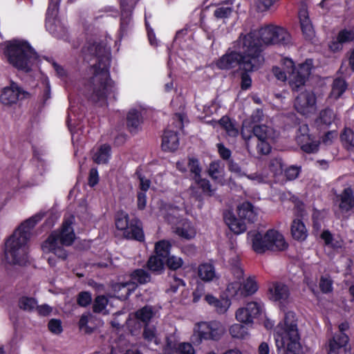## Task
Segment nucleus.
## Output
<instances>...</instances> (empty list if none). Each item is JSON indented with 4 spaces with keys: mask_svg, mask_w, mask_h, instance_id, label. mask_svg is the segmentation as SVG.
I'll use <instances>...</instances> for the list:
<instances>
[{
    "mask_svg": "<svg viewBox=\"0 0 354 354\" xmlns=\"http://www.w3.org/2000/svg\"><path fill=\"white\" fill-rule=\"evenodd\" d=\"M224 220L230 230L234 234H239L246 230L245 222L236 218L231 212H227L225 213Z\"/></svg>",
    "mask_w": 354,
    "mask_h": 354,
    "instance_id": "nucleus-30",
    "label": "nucleus"
},
{
    "mask_svg": "<svg viewBox=\"0 0 354 354\" xmlns=\"http://www.w3.org/2000/svg\"><path fill=\"white\" fill-rule=\"evenodd\" d=\"M147 266L153 272H161L164 269L163 261L157 255L151 256L147 262Z\"/></svg>",
    "mask_w": 354,
    "mask_h": 354,
    "instance_id": "nucleus-45",
    "label": "nucleus"
},
{
    "mask_svg": "<svg viewBox=\"0 0 354 354\" xmlns=\"http://www.w3.org/2000/svg\"><path fill=\"white\" fill-rule=\"evenodd\" d=\"M294 106L301 115L308 116L317 110L316 96L313 91H305L295 98Z\"/></svg>",
    "mask_w": 354,
    "mask_h": 354,
    "instance_id": "nucleus-17",
    "label": "nucleus"
},
{
    "mask_svg": "<svg viewBox=\"0 0 354 354\" xmlns=\"http://www.w3.org/2000/svg\"><path fill=\"white\" fill-rule=\"evenodd\" d=\"M183 115L177 113L172 119L170 124L164 132L162 138V148L164 151H174L179 146L178 132L183 127Z\"/></svg>",
    "mask_w": 354,
    "mask_h": 354,
    "instance_id": "nucleus-15",
    "label": "nucleus"
},
{
    "mask_svg": "<svg viewBox=\"0 0 354 354\" xmlns=\"http://www.w3.org/2000/svg\"><path fill=\"white\" fill-rule=\"evenodd\" d=\"M339 197V208L342 210L347 212L353 208L354 206V196L351 187L345 188Z\"/></svg>",
    "mask_w": 354,
    "mask_h": 354,
    "instance_id": "nucleus-38",
    "label": "nucleus"
},
{
    "mask_svg": "<svg viewBox=\"0 0 354 354\" xmlns=\"http://www.w3.org/2000/svg\"><path fill=\"white\" fill-rule=\"evenodd\" d=\"M348 337L345 333H337L328 342V354H340L346 351Z\"/></svg>",
    "mask_w": 354,
    "mask_h": 354,
    "instance_id": "nucleus-26",
    "label": "nucleus"
},
{
    "mask_svg": "<svg viewBox=\"0 0 354 354\" xmlns=\"http://www.w3.org/2000/svg\"><path fill=\"white\" fill-rule=\"evenodd\" d=\"M142 107L131 109L127 115V126L131 131H137L142 122Z\"/></svg>",
    "mask_w": 354,
    "mask_h": 354,
    "instance_id": "nucleus-31",
    "label": "nucleus"
},
{
    "mask_svg": "<svg viewBox=\"0 0 354 354\" xmlns=\"http://www.w3.org/2000/svg\"><path fill=\"white\" fill-rule=\"evenodd\" d=\"M237 212L240 218L249 222H254L257 217V212L249 202H244L239 205L237 207Z\"/></svg>",
    "mask_w": 354,
    "mask_h": 354,
    "instance_id": "nucleus-33",
    "label": "nucleus"
},
{
    "mask_svg": "<svg viewBox=\"0 0 354 354\" xmlns=\"http://www.w3.org/2000/svg\"><path fill=\"white\" fill-rule=\"evenodd\" d=\"M354 40V31L344 29L339 32L337 38L329 44V48L333 51H338L342 48L343 44Z\"/></svg>",
    "mask_w": 354,
    "mask_h": 354,
    "instance_id": "nucleus-27",
    "label": "nucleus"
},
{
    "mask_svg": "<svg viewBox=\"0 0 354 354\" xmlns=\"http://www.w3.org/2000/svg\"><path fill=\"white\" fill-rule=\"evenodd\" d=\"M229 333L233 338L239 339H245L249 335L248 328L240 324H234L230 326Z\"/></svg>",
    "mask_w": 354,
    "mask_h": 354,
    "instance_id": "nucleus-41",
    "label": "nucleus"
},
{
    "mask_svg": "<svg viewBox=\"0 0 354 354\" xmlns=\"http://www.w3.org/2000/svg\"><path fill=\"white\" fill-rule=\"evenodd\" d=\"M208 174L209 176L217 183L223 185L225 183L223 166L219 161H214L210 163Z\"/></svg>",
    "mask_w": 354,
    "mask_h": 354,
    "instance_id": "nucleus-34",
    "label": "nucleus"
},
{
    "mask_svg": "<svg viewBox=\"0 0 354 354\" xmlns=\"http://www.w3.org/2000/svg\"><path fill=\"white\" fill-rule=\"evenodd\" d=\"M190 172L193 175V179L196 185L202 189V192L212 196L215 194V189L212 187L209 181L201 177V168L197 159L191 158L187 163Z\"/></svg>",
    "mask_w": 354,
    "mask_h": 354,
    "instance_id": "nucleus-20",
    "label": "nucleus"
},
{
    "mask_svg": "<svg viewBox=\"0 0 354 354\" xmlns=\"http://www.w3.org/2000/svg\"><path fill=\"white\" fill-rule=\"evenodd\" d=\"M131 279L134 281H137L138 283L142 284L147 283L150 281L149 274L144 270H137L131 275Z\"/></svg>",
    "mask_w": 354,
    "mask_h": 354,
    "instance_id": "nucleus-52",
    "label": "nucleus"
},
{
    "mask_svg": "<svg viewBox=\"0 0 354 354\" xmlns=\"http://www.w3.org/2000/svg\"><path fill=\"white\" fill-rule=\"evenodd\" d=\"M226 332L225 326L218 320L202 321L194 324L190 340L195 345L203 341L218 342Z\"/></svg>",
    "mask_w": 354,
    "mask_h": 354,
    "instance_id": "nucleus-12",
    "label": "nucleus"
},
{
    "mask_svg": "<svg viewBox=\"0 0 354 354\" xmlns=\"http://www.w3.org/2000/svg\"><path fill=\"white\" fill-rule=\"evenodd\" d=\"M44 214L37 213L23 221L6 238L4 243V256L8 263L25 266L30 261L29 241L32 236V230L43 218Z\"/></svg>",
    "mask_w": 354,
    "mask_h": 354,
    "instance_id": "nucleus-3",
    "label": "nucleus"
},
{
    "mask_svg": "<svg viewBox=\"0 0 354 354\" xmlns=\"http://www.w3.org/2000/svg\"><path fill=\"white\" fill-rule=\"evenodd\" d=\"M291 234L297 241H304L308 236V231L304 223L299 219H294L291 225Z\"/></svg>",
    "mask_w": 354,
    "mask_h": 354,
    "instance_id": "nucleus-35",
    "label": "nucleus"
},
{
    "mask_svg": "<svg viewBox=\"0 0 354 354\" xmlns=\"http://www.w3.org/2000/svg\"><path fill=\"white\" fill-rule=\"evenodd\" d=\"M156 311L151 306H145L138 310L134 317L140 322L147 324L151 319L156 316Z\"/></svg>",
    "mask_w": 354,
    "mask_h": 354,
    "instance_id": "nucleus-39",
    "label": "nucleus"
},
{
    "mask_svg": "<svg viewBox=\"0 0 354 354\" xmlns=\"http://www.w3.org/2000/svg\"><path fill=\"white\" fill-rule=\"evenodd\" d=\"M115 226L118 230L122 231L123 235L131 239L139 241L144 240V233L141 223L138 220L129 221V216L124 212H119L115 216Z\"/></svg>",
    "mask_w": 354,
    "mask_h": 354,
    "instance_id": "nucleus-14",
    "label": "nucleus"
},
{
    "mask_svg": "<svg viewBox=\"0 0 354 354\" xmlns=\"http://www.w3.org/2000/svg\"><path fill=\"white\" fill-rule=\"evenodd\" d=\"M298 15L301 26L312 24L309 18L308 10L306 7H302L299 10Z\"/></svg>",
    "mask_w": 354,
    "mask_h": 354,
    "instance_id": "nucleus-63",
    "label": "nucleus"
},
{
    "mask_svg": "<svg viewBox=\"0 0 354 354\" xmlns=\"http://www.w3.org/2000/svg\"><path fill=\"white\" fill-rule=\"evenodd\" d=\"M205 301L218 314L225 313L232 305L231 300L225 295V297L222 296L221 298H217L212 294L208 293L205 296Z\"/></svg>",
    "mask_w": 354,
    "mask_h": 354,
    "instance_id": "nucleus-25",
    "label": "nucleus"
},
{
    "mask_svg": "<svg viewBox=\"0 0 354 354\" xmlns=\"http://www.w3.org/2000/svg\"><path fill=\"white\" fill-rule=\"evenodd\" d=\"M171 248V245L168 241L162 240L157 242L155 245V251L156 255L162 258L166 259L169 256V252Z\"/></svg>",
    "mask_w": 354,
    "mask_h": 354,
    "instance_id": "nucleus-43",
    "label": "nucleus"
},
{
    "mask_svg": "<svg viewBox=\"0 0 354 354\" xmlns=\"http://www.w3.org/2000/svg\"><path fill=\"white\" fill-rule=\"evenodd\" d=\"M252 131L259 140H276L279 136L277 131L266 125H255L252 127Z\"/></svg>",
    "mask_w": 354,
    "mask_h": 354,
    "instance_id": "nucleus-29",
    "label": "nucleus"
},
{
    "mask_svg": "<svg viewBox=\"0 0 354 354\" xmlns=\"http://www.w3.org/2000/svg\"><path fill=\"white\" fill-rule=\"evenodd\" d=\"M75 221L73 216L65 218L60 230L53 232L48 238L42 243L44 252H53L62 260L67 257V252L63 246H69L75 239V234L72 225Z\"/></svg>",
    "mask_w": 354,
    "mask_h": 354,
    "instance_id": "nucleus-8",
    "label": "nucleus"
},
{
    "mask_svg": "<svg viewBox=\"0 0 354 354\" xmlns=\"http://www.w3.org/2000/svg\"><path fill=\"white\" fill-rule=\"evenodd\" d=\"M108 304L107 299L104 296H98L96 297L93 304V310L95 313H105V308Z\"/></svg>",
    "mask_w": 354,
    "mask_h": 354,
    "instance_id": "nucleus-54",
    "label": "nucleus"
},
{
    "mask_svg": "<svg viewBox=\"0 0 354 354\" xmlns=\"http://www.w3.org/2000/svg\"><path fill=\"white\" fill-rule=\"evenodd\" d=\"M347 85L346 82L341 78H337L334 80L330 97L335 100L339 98L346 91Z\"/></svg>",
    "mask_w": 354,
    "mask_h": 354,
    "instance_id": "nucleus-40",
    "label": "nucleus"
},
{
    "mask_svg": "<svg viewBox=\"0 0 354 354\" xmlns=\"http://www.w3.org/2000/svg\"><path fill=\"white\" fill-rule=\"evenodd\" d=\"M336 119V115L332 109H326L320 113L315 123L319 128L328 127Z\"/></svg>",
    "mask_w": 354,
    "mask_h": 354,
    "instance_id": "nucleus-36",
    "label": "nucleus"
},
{
    "mask_svg": "<svg viewBox=\"0 0 354 354\" xmlns=\"http://www.w3.org/2000/svg\"><path fill=\"white\" fill-rule=\"evenodd\" d=\"M85 59L90 65L91 100L104 106L108 102L114 100L116 95V86L110 78L109 66L111 62L110 47L104 42H95L86 48Z\"/></svg>",
    "mask_w": 354,
    "mask_h": 354,
    "instance_id": "nucleus-1",
    "label": "nucleus"
},
{
    "mask_svg": "<svg viewBox=\"0 0 354 354\" xmlns=\"http://www.w3.org/2000/svg\"><path fill=\"white\" fill-rule=\"evenodd\" d=\"M232 8L230 6H221L214 10V15L217 19H225L232 15Z\"/></svg>",
    "mask_w": 354,
    "mask_h": 354,
    "instance_id": "nucleus-53",
    "label": "nucleus"
},
{
    "mask_svg": "<svg viewBox=\"0 0 354 354\" xmlns=\"http://www.w3.org/2000/svg\"><path fill=\"white\" fill-rule=\"evenodd\" d=\"M252 39V35H241L225 54L212 64L213 67L220 70H230L239 66L246 72L257 69L263 58L257 54V45H251Z\"/></svg>",
    "mask_w": 354,
    "mask_h": 354,
    "instance_id": "nucleus-2",
    "label": "nucleus"
},
{
    "mask_svg": "<svg viewBox=\"0 0 354 354\" xmlns=\"http://www.w3.org/2000/svg\"><path fill=\"white\" fill-rule=\"evenodd\" d=\"M268 298L279 305H284L290 296L288 287L281 282H273L268 287Z\"/></svg>",
    "mask_w": 354,
    "mask_h": 354,
    "instance_id": "nucleus-23",
    "label": "nucleus"
},
{
    "mask_svg": "<svg viewBox=\"0 0 354 354\" xmlns=\"http://www.w3.org/2000/svg\"><path fill=\"white\" fill-rule=\"evenodd\" d=\"M183 263L184 261L183 259L175 255H170L166 258L167 266L173 270H176L180 268Z\"/></svg>",
    "mask_w": 354,
    "mask_h": 354,
    "instance_id": "nucleus-49",
    "label": "nucleus"
},
{
    "mask_svg": "<svg viewBox=\"0 0 354 354\" xmlns=\"http://www.w3.org/2000/svg\"><path fill=\"white\" fill-rule=\"evenodd\" d=\"M211 124L214 128L225 130L229 136L236 137L239 134L238 129L227 117L224 116L218 121H211Z\"/></svg>",
    "mask_w": 354,
    "mask_h": 354,
    "instance_id": "nucleus-32",
    "label": "nucleus"
},
{
    "mask_svg": "<svg viewBox=\"0 0 354 354\" xmlns=\"http://www.w3.org/2000/svg\"><path fill=\"white\" fill-rule=\"evenodd\" d=\"M205 289L204 286L201 283L197 284L196 288L192 292L193 302L198 303L203 296H205Z\"/></svg>",
    "mask_w": 354,
    "mask_h": 354,
    "instance_id": "nucleus-60",
    "label": "nucleus"
},
{
    "mask_svg": "<svg viewBox=\"0 0 354 354\" xmlns=\"http://www.w3.org/2000/svg\"><path fill=\"white\" fill-rule=\"evenodd\" d=\"M281 66H274L272 73L274 77L280 81L288 80L290 86L293 91H299L311 73L313 61L307 59L304 63L295 67L292 59L284 57L281 59Z\"/></svg>",
    "mask_w": 354,
    "mask_h": 354,
    "instance_id": "nucleus-6",
    "label": "nucleus"
},
{
    "mask_svg": "<svg viewBox=\"0 0 354 354\" xmlns=\"http://www.w3.org/2000/svg\"><path fill=\"white\" fill-rule=\"evenodd\" d=\"M300 134L297 136V142L300 145L301 149L306 153H315L319 149V143L318 141L313 140L308 133V127L304 124L299 127Z\"/></svg>",
    "mask_w": 354,
    "mask_h": 354,
    "instance_id": "nucleus-24",
    "label": "nucleus"
},
{
    "mask_svg": "<svg viewBox=\"0 0 354 354\" xmlns=\"http://www.w3.org/2000/svg\"><path fill=\"white\" fill-rule=\"evenodd\" d=\"M247 241L257 254L266 251H282L288 248L283 235L278 230L270 229L265 233L254 230L248 232Z\"/></svg>",
    "mask_w": 354,
    "mask_h": 354,
    "instance_id": "nucleus-9",
    "label": "nucleus"
},
{
    "mask_svg": "<svg viewBox=\"0 0 354 354\" xmlns=\"http://www.w3.org/2000/svg\"><path fill=\"white\" fill-rule=\"evenodd\" d=\"M26 92L23 91L17 84L12 83L10 86L4 87L0 94V102L6 106H11L24 98Z\"/></svg>",
    "mask_w": 354,
    "mask_h": 354,
    "instance_id": "nucleus-21",
    "label": "nucleus"
},
{
    "mask_svg": "<svg viewBox=\"0 0 354 354\" xmlns=\"http://www.w3.org/2000/svg\"><path fill=\"white\" fill-rule=\"evenodd\" d=\"M41 84L44 87L42 99L44 100V102H46L48 99L50 98V86L48 77L44 76L42 77Z\"/></svg>",
    "mask_w": 354,
    "mask_h": 354,
    "instance_id": "nucleus-61",
    "label": "nucleus"
},
{
    "mask_svg": "<svg viewBox=\"0 0 354 354\" xmlns=\"http://www.w3.org/2000/svg\"><path fill=\"white\" fill-rule=\"evenodd\" d=\"M279 0H255L257 9L260 12L270 10Z\"/></svg>",
    "mask_w": 354,
    "mask_h": 354,
    "instance_id": "nucleus-56",
    "label": "nucleus"
},
{
    "mask_svg": "<svg viewBox=\"0 0 354 354\" xmlns=\"http://www.w3.org/2000/svg\"><path fill=\"white\" fill-rule=\"evenodd\" d=\"M274 337L279 354H301L300 336L296 314L285 313L274 329Z\"/></svg>",
    "mask_w": 354,
    "mask_h": 354,
    "instance_id": "nucleus-4",
    "label": "nucleus"
},
{
    "mask_svg": "<svg viewBox=\"0 0 354 354\" xmlns=\"http://www.w3.org/2000/svg\"><path fill=\"white\" fill-rule=\"evenodd\" d=\"M183 209H186L184 204L175 207L169 204H164L160 207L159 216L163 217L168 223L175 225L173 229L178 236L190 240L196 236L197 231L192 222L180 218V212Z\"/></svg>",
    "mask_w": 354,
    "mask_h": 354,
    "instance_id": "nucleus-10",
    "label": "nucleus"
},
{
    "mask_svg": "<svg viewBox=\"0 0 354 354\" xmlns=\"http://www.w3.org/2000/svg\"><path fill=\"white\" fill-rule=\"evenodd\" d=\"M264 313V305L261 301H250L239 307L235 312L237 322L246 325L252 324Z\"/></svg>",
    "mask_w": 354,
    "mask_h": 354,
    "instance_id": "nucleus-16",
    "label": "nucleus"
},
{
    "mask_svg": "<svg viewBox=\"0 0 354 354\" xmlns=\"http://www.w3.org/2000/svg\"><path fill=\"white\" fill-rule=\"evenodd\" d=\"M48 328L54 334H59L62 332V322L59 319H53L48 322Z\"/></svg>",
    "mask_w": 354,
    "mask_h": 354,
    "instance_id": "nucleus-62",
    "label": "nucleus"
},
{
    "mask_svg": "<svg viewBox=\"0 0 354 354\" xmlns=\"http://www.w3.org/2000/svg\"><path fill=\"white\" fill-rule=\"evenodd\" d=\"M93 316L90 313L84 314L81 316L79 322V327L80 330L86 333H90L93 331L94 326H90L88 324L91 323Z\"/></svg>",
    "mask_w": 354,
    "mask_h": 354,
    "instance_id": "nucleus-46",
    "label": "nucleus"
},
{
    "mask_svg": "<svg viewBox=\"0 0 354 354\" xmlns=\"http://www.w3.org/2000/svg\"><path fill=\"white\" fill-rule=\"evenodd\" d=\"M163 354H196L192 343L179 342V337L175 334L167 337Z\"/></svg>",
    "mask_w": 354,
    "mask_h": 354,
    "instance_id": "nucleus-19",
    "label": "nucleus"
},
{
    "mask_svg": "<svg viewBox=\"0 0 354 354\" xmlns=\"http://www.w3.org/2000/svg\"><path fill=\"white\" fill-rule=\"evenodd\" d=\"M134 3L135 0H120L121 21L120 31L122 37L127 35L131 29V15Z\"/></svg>",
    "mask_w": 354,
    "mask_h": 354,
    "instance_id": "nucleus-22",
    "label": "nucleus"
},
{
    "mask_svg": "<svg viewBox=\"0 0 354 354\" xmlns=\"http://www.w3.org/2000/svg\"><path fill=\"white\" fill-rule=\"evenodd\" d=\"M111 156V147L108 145L99 147L93 155V160L97 164L106 163Z\"/></svg>",
    "mask_w": 354,
    "mask_h": 354,
    "instance_id": "nucleus-37",
    "label": "nucleus"
},
{
    "mask_svg": "<svg viewBox=\"0 0 354 354\" xmlns=\"http://www.w3.org/2000/svg\"><path fill=\"white\" fill-rule=\"evenodd\" d=\"M300 172V167L290 166L285 170V175L288 180H292L297 178Z\"/></svg>",
    "mask_w": 354,
    "mask_h": 354,
    "instance_id": "nucleus-64",
    "label": "nucleus"
},
{
    "mask_svg": "<svg viewBox=\"0 0 354 354\" xmlns=\"http://www.w3.org/2000/svg\"><path fill=\"white\" fill-rule=\"evenodd\" d=\"M244 36L243 35H241ZM252 35L251 45H257V53L260 54L261 47L263 45L281 44L287 46L291 43V36L283 28L274 25H268L261 28L258 31H253L245 36Z\"/></svg>",
    "mask_w": 354,
    "mask_h": 354,
    "instance_id": "nucleus-11",
    "label": "nucleus"
},
{
    "mask_svg": "<svg viewBox=\"0 0 354 354\" xmlns=\"http://www.w3.org/2000/svg\"><path fill=\"white\" fill-rule=\"evenodd\" d=\"M185 281L180 278L173 276L171 281H170V287L167 289V292L169 293H175L177 292L180 287H185Z\"/></svg>",
    "mask_w": 354,
    "mask_h": 354,
    "instance_id": "nucleus-59",
    "label": "nucleus"
},
{
    "mask_svg": "<svg viewBox=\"0 0 354 354\" xmlns=\"http://www.w3.org/2000/svg\"><path fill=\"white\" fill-rule=\"evenodd\" d=\"M143 336L149 342H153L156 345L160 343V340L156 335V328L153 326L147 325L144 330Z\"/></svg>",
    "mask_w": 354,
    "mask_h": 354,
    "instance_id": "nucleus-48",
    "label": "nucleus"
},
{
    "mask_svg": "<svg viewBox=\"0 0 354 354\" xmlns=\"http://www.w3.org/2000/svg\"><path fill=\"white\" fill-rule=\"evenodd\" d=\"M198 277L203 281L211 282L219 279L213 264L210 263H201L198 267Z\"/></svg>",
    "mask_w": 354,
    "mask_h": 354,
    "instance_id": "nucleus-28",
    "label": "nucleus"
},
{
    "mask_svg": "<svg viewBox=\"0 0 354 354\" xmlns=\"http://www.w3.org/2000/svg\"><path fill=\"white\" fill-rule=\"evenodd\" d=\"M83 114L80 111V107L71 102L66 123L71 131L72 142L74 146L80 140V133L78 131L82 129L81 122Z\"/></svg>",
    "mask_w": 354,
    "mask_h": 354,
    "instance_id": "nucleus-18",
    "label": "nucleus"
},
{
    "mask_svg": "<svg viewBox=\"0 0 354 354\" xmlns=\"http://www.w3.org/2000/svg\"><path fill=\"white\" fill-rule=\"evenodd\" d=\"M115 291H122V293L118 296L121 299H127L131 292L134 290V281L126 282L115 284L113 287Z\"/></svg>",
    "mask_w": 354,
    "mask_h": 354,
    "instance_id": "nucleus-42",
    "label": "nucleus"
},
{
    "mask_svg": "<svg viewBox=\"0 0 354 354\" xmlns=\"http://www.w3.org/2000/svg\"><path fill=\"white\" fill-rule=\"evenodd\" d=\"M49 63L51 64L53 68L56 75L60 78L63 81H66L68 77L67 71L59 64H57L54 60L49 61Z\"/></svg>",
    "mask_w": 354,
    "mask_h": 354,
    "instance_id": "nucleus-57",
    "label": "nucleus"
},
{
    "mask_svg": "<svg viewBox=\"0 0 354 354\" xmlns=\"http://www.w3.org/2000/svg\"><path fill=\"white\" fill-rule=\"evenodd\" d=\"M229 264L230 272L234 279L229 280L224 295L230 300H240L254 295L259 289L255 277H249L243 282H241L244 271L237 256L230 259Z\"/></svg>",
    "mask_w": 354,
    "mask_h": 354,
    "instance_id": "nucleus-5",
    "label": "nucleus"
},
{
    "mask_svg": "<svg viewBox=\"0 0 354 354\" xmlns=\"http://www.w3.org/2000/svg\"><path fill=\"white\" fill-rule=\"evenodd\" d=\"M245 176L254 184L267 183L270 181L268 174L264 171L251 174Z\"/></svg>",
    "mask_w": 354,
    "mask_h": 354,
    "instance_id": "nucleus-51",
    "label": "nucleus"
},
{
    "mask_svg": "<svg viewBox=\"0 0 354 354\" xmlns=\"http://www.w3.org/2000/svg\"><path fill=\"white\" fill-rule=\"evenodd\" d=\"M37 301L32 297H21L19 300V307L26 311H31L36 308Z\"/></svg>",
    "mask_w": 354,
    "mask_h": 354,
    "instance_id": "nucleus-44",
    "label": "nucleus"
},
{
    "mask_svg": "<svg viewBox=\"0 0 354 354\" xmlns=\"http://www.w3.org/2000/svg\"><path fill=\"white\" fill-rule=\"evenodd\" d=\"M322 239L326 245H331L332 248L337 249L341 248L343 245L342 240H334L331 234L328 231H324L322 234Z\"/></svg>",
    "mask_w": 354,
    "mask_h": 354,
    "instance_id": "nucleus-50",
    "label": "nucleus"
},
{
    "mask_svg": "<svg viewBox=\"0 0 354 354\" xmlns=\"http://www.w3.org/2000/svg\"><path fill=\"white\" fill-rule=\"evenodd\" d=\"M353 136L354 133L353 130L349 128H345L341 135V139L342 141L346 145L347 147L351 148L354 147Z\"/></svg>",
    "mask_w": 354,
    "mask_h": 354,
    "instance_id": "nucleus-55",
    "label": "nucleus"
},
{
    "mask_svg": "<svg viewBox=\"0 0 354 354\" xmlns=\"http://www.w3.org/2000/svg\"><path fill=\"white\" fill-rule=\"evenodd\" d=\"M275 140H268L264 139L263 140H259L257 144V151L259 153L266 155L271 151V144Z\"/></svg>",
    "mask_w": 354,
    "mask_h": 354,
    "instance_id": "nucleus-58",
    "label": "nucleus"
},
{
    "mask_svg": "<svg viewBox=\"0 0 354 354\" xmlns=\"http://www.w3.org/2000/svg\"><path fill=\"white\" fill-rule=\"evenodd\" d=\"M60 0H49L46 14L45 26L46 30L57 38H63L67 32L65 22L57 17Z\"/></svg>",
    "mask_w": 354,
    "mask_h": 354,
    "instance_id": "nucleus-13",
    "label": "nucleus"
},
{
    "mask_svg": "<svg viewBox=\"0 0 354 354\" xmlns=\"http://www.w3.org/2000/svg\"><path fill=\"white\" fill-rule=\"evenodd\" d=\"M283 167L282 160L280 158L271 159L268 165L270 173L274 176L282 174Z\"/></svg>",
    "mask_w": 354,
    "mask_h": 354,
    "instance_id": "nucleus-47",
    "label": "nucleus"
},
{
    "mask_svg": "<svg viewBox=\"0 0 354 354\" xmlns=\"http://www.w3.org/2000/svg\"><path fill=\"white\" fill-rule=\"evenodd\" d=\"M3 55L8 62L19 70L29 71L37 59V54L24 39H12L3 44Z\"/></svg>",
    "mask_w": 354,
    "mask_h": 354,
    "instance_id": "nucleus-7",
    "label": "nucleus"
}]
</instances>
